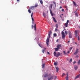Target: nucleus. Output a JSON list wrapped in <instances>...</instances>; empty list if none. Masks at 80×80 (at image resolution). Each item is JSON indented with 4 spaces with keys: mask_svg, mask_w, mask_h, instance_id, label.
<instances>
[{
    "mask_svg": "<svg viewBox=\"0 0 80 80\" xmlns=\"http://www.w3.org/2000/svg\"><path fill=\"white\" fill-rule=\"evenodd\" d=\"M50 38H49L48 37V38L47 39V40L46 41V43L47 44V45H48V43H49V39Z\"/></svg>",
    "mask_w": 80,
    "mask_h": 80,
    "instance_id": "3",
    "label": "nucleus"
},
{
    "mask_svg": "<svg viewBox=\"0 0 80 80\" xmlns=\"http://www.w3.org/2000/svg\"><path fill=\"white\" fill-rule=\"evenodd\" d=\"M60 17H61V18H62V17L61 16H60Z\"/></svg>",
    "mask_w": 80,
    "mask_h": 80,
    "instance_id": "61",
    "label": "nucleus"
},
{
    "mask_svg": "<svg viewBox=\"0 0 80 80\" xmlns=\"http://www.w3.org/2000/svg\"><path fill=\"white\" fill-rule=\"evenodd\" d=\"M69 42H70V41H68V43H69Z\"/></svg>",
    "mask_w": 80,
    "mask_h": 80,
    "instance_id": "58",
    "label": "nucleus"
},
{
    "mask_svg": "<svg viewBox=\"0 0 80 80\" xmlns=\"http://www.w3.org/2000/svg\"><path fill=\"white\" fill-rule=\"evenodd\" d=\"M54 65H55V66H57V63L56 62H55L54 63Z\"/></svg>",
    "mask_w": 80,
    "mask_h": 80,
    "instance_id": "20",
    "label": "nucleus"
},
{
    "mask_svg": "<svg viewBox=\"0 0 80 80\" xmlns=\"http://www.w3.org/2000/svg\"><path fill=\"white\" fill-rule=\"evenodd\" d=\"M80 75L79 74L77 76H76V77L75 78V79H77V78H79V77H80Z\"/></svg>",
    "mask_w": 80,
    "mask_h": 80,
    "instance_id": "9",
    "label": "nucleus"
},
{
    "mask_svg": "<svg viewBox=\"0 0 80 80\" xmlns=\"http://www.w3.org/2000/svg\"><path fill=\"white\" fill-rule=\"evenodd\" d=\"M55 68H56V72L58 73V70H59V68H58V67L56 66Z\"/></svg>",
    "mask_w": 80,
    "mask_h": 80,
    "instance_id": "5",
    "label": "nucleus"
},
{
    "mask_svg": "<svg viewBox=\"0 0 80 80\" xmlns=\"http://www.w3.org/2000/svg\"><path fill=\"white\" fill-rule=\"evenodd\" d=\"M47 53L48 55H50V52H47Z\"/></svg>",
    "mask_w": 80,
    "mask_h": 80,
    "instance_id": "46",
    "label": "nucleus"
},
{
    "mask_svg": "<svg viewBox=\"0 0 80 80\" xmlns=\"http://www.w3.org/2000/svg\"><path fill=\"white\" fill-rule=\"evenodd\" d=\"M52 18H53V20L54 21V22H57V21L55 19V18L52 17Z\"/></svg>",
    "mask_w": 80,
    "mask_h": 80,
    "instance_id": "12",
    "label": "nucleus"
},
{
    "mask_svg": "<svg viewBox=\"0 0 80 80\" xmlns=\"http://www.w3.org/2000/svg\"><path fill=\"white\" fill-rule=\"evenodd\" d=\"M70 53V51H68L67 52L68 53Z\"/></svg>",
    "mask_w": 80,
    "mask_h": 80,
    "instance_id": "50",
    "label": "nucleus"
},
{
    "mask_svg": "<svg viewBox=\"0 0 80 80\" xmlns=\"http://www.w3.org/2000/svg\"><path fill=\"white\" fill-rule=\"evenodd\" d=\"M56 27L57 28H58V24H56Z\"/></svg>",
    "mask_w": 80,
    "mask_h": 80,
    "instance_id": "28",
    "label": "nucleus"
},
{
    "mask_svg": "<svg viewBox=\"0 0 80 80\" xmlns=\"http://www.w3.org/2000/svg\"><path fill=\"white\" fill-rule=\"evenodd\" d=\"M78 52V49H77L76 52L74 53V54L75 55H77Z\"/></svg>",
    "mask_w": 80,
    "mask_h": 80,
    "instance_id": "6",
    "label": "nucleus"
},
{
    "mask_svg": "<svg viewBox=\"0 0 80 80\" xmlns=\"http://www.w3.org/2000/svg\"><path fill=\"white\" fill-rule=\"evenodd\" d=\"M56 79H57V76H55V78H54V80H56Z\"/></svg>",
    "mask_w": 80,
    "mask_h": 80,
    "instance_id": "41",
    "label": "nucleus"
},
{
    "mask_svg": "<svg viewBox=\"0 0 80 80\" xmlns=\"http://www.w3.org/2000/svg\"><path fill=\"white\" fill-rule=\"evenodd\" d=\"M42 53H44V50H42Z\"/></svg>",
    "mask_w": 80,
    "mask_h": 80,
    "instance_id": "39",
    "label": "nucleus"
},
{
    "mask_svg": "<svg viewBox=\"0 0 80 80\" xmlns=\"http://www.w3.org/2000/svg\"><path fill=\"white\" fill-rule=\"evenodd\" d=\"M42 68H43L45 67V64H43L42 66Z\"/></svg>",
    "mask_w": 80,
    "mask_h": 80,
    "instance_id": "26",
    "label": "nucleus"
},
{
    "mask_svg": "<svg viewBox=\"0 0 80 80\" xmlns=\"http://www.w3.org/2000/svg\"><path fill=\"white\" fill-rule=\"evenodd\" d=\"M40 3L41 4H43V1H42V0H40Z\"/></svg>",
    "mask_w": 80,
    "mask_h": 80,
    "instance_id": "21",
    "label": "nucleus"
},
{
    "mask_svg": "<svg viewBox=\"0 0 80 80\" xmlns=\"http://www.w3.org/2000/svg\"><path fill=\"white\" fill-rule=\"evenodd\" d=\"M62 11L64 12V9H62Z\"/></svg>",
    "mask_w": 80,
    "mask_h": 80,
    "instance_id": "42",
    "label": "nucleus"
},
{
    "mask_svg": "<svg viewBox=\"0 0 80 80\" xmlns=\"http://www.w3.org/2000/svg\"><path fill=\"white\" fill-rule=\"evenodd\" d=\"M37 6H38V5H36L34 6V7H37Z\"/></svg>",
    "mask_w": 80,
    "mask_h": 80,
    "instance_id": "45",
    "label": "nucleus"
},
{
    "mask_svg": "<svg viewBox=\"0 0 80 80\" xmlns=\"http://www.w3.org/2000/svg\"><path fill=\"white\" fill-rule=\"evenodd\" d=\"M75 44L76 45H77V43L76 42H75Z\"/></svg>",
    "mask_w": 80,
    "mask_h": 80,
    "instance_id": "48",
    "label": "nucleus"
},
{
    "mask_svg": "<svg viewBox=\"0 0 80 80\" xmlns=\"http://www.w3.org/2000/svg\"><path fill=\"white\" fill-rule=\"evenodd\" d=\"M73 3L74 5L75 6V7L77 6V4H76V3H75V2L73 1Z\"/></svg>",
    "mask_w": 80,
    "mask_h": 80,
    "instance_id": "14",
    "label": "nucleus"
},
{
    "mask_svg": "<svg viewBox=\"0 0 80 80\" xmlns=\"http://www.w3.org/2000/svg\"><path fill=\"white\" fill-rule=\"evenodd\" d=\"M68 33H69V35H72V33H71V32H70V31H68Z\"/></svg>",
    "mask_w": 80,
    "mask_h": 80,
    "instance_id": "18",
    "label": "nucleus"
},
{
    "mask_svg": "<svg viewBox=\"0 0 80 80\" xmlns=\"http://www.w3.org/2000/svg\"><path fill=\"white\" fill-rule=\"evenodd\" d=\"M77 10H78V9H77Z\"/></svg>",
    "mask_w": 80,
    "mask_h": 80,
    "instance_id": "62",
    "label": "nucleus"
},
{
    "mask_svg": "<svg viewBox=\"0 0 80 80\" xmlns=\"http://www.w3.org/2000/svg\"><path fill=\"white\" fill-rule=\"evenodd\" d=\"M53 3H54L55 4V5L56 6V4H55V2H53Z\"/></svg>",
    "mask_w": 80,
    "mask_h": 80,
    "instance_id": "55",
    "label": "nucleus"
},
{
    "mask_svg": "<svg viewBox=\"0 0 80 80\" xmlns=\"http://www.w3.org/2000/svg\"><path fill=\"white\" fill-rule=\"evenodd\" d=\"M75 15L77 16V17H78V14H77V13H76L75 14Z\"/></svg>",
    "mask_w": 80,
    "mask_h": 80,
    "instance_id": "44",
    "label": "nucleus"
},
{
    "mask_svg": "<svg viewBox=\"0 0 80 80\" xmlns=\"http://www.w3.org/2000/svg\"><path fill=\"white\" fill-rule=\"evenodd\" d=\"M32 16H33V13H32L31 14V17L32 18V21H34V19H33V17H32Z\"/></svg>",
    "mask_w": 80,
    "mask_h": 80,
    "instance_id": "10",
    "label": "nucleus"
},
{
    "mask_svg": "<svg viewBox=\"0 0 80 80\" xmlns=\"http://www.w3.org/2000/svg\"><path fill=\"white\" fill-rule=\"evenodd\" d=\"M48 35H49V36L48 37L50 38V35H52V32L50 31L49 32Z\"/></svg>",
    "mask_w": 80,
    "mask_h": 80,
    "instance_id": "7",
    "label": "nucleus"
},
{
    "mask_svg": "<svg viewBox=\"0 0 80 80\" xmlns=\"http://www.w3.org/2000/svg\"><path fill=\"white\" fill-rule=\"evenodd\" d=\"M70 60V59H68L67 60H68H68Z\"/></svg>",
    "mask_w": 80,
    "mask_h": 80,
    "instance_id": "57",
    "label": "nucleus"
},
{
    "mask_svg": "<svg viewBox=\"0 0 80 80\" xmlns=\"http://www.w3.org/2000/svg\"><path fill=\"white\" fill-rule=\"evenodd\" d=\"M39 46H40V47H41V46H40V44H39Z\"/></svg>",
    "mask_w": 80,
    "mask_h": 80,
    "instance_id": "59",
    "label": "nucleus"
},
{
    "mask_svg": "<svg viewBox=\"0 0 80 80\" xmlns=\"http://www.w3.org/2000/svg\"><path fill=\"white\" fill-rule=\"evenodd\" d=\"M54 55L55 57H56V55H57V52H54Z\"/></svg>",
    "mask_w": 80,
    "mask_h": 80,
    "instance_id": "19",
    "label": "nucleus"
},
{
    "mask_svg": "<svg viewBox=\"0 0 80 80\" xmlns=\"http://www.w3.org/2000/svg\"><path fill=\"white\" fill-rule=\"evenodd\" d=\"M57 40H57V41H57Z\"/></svg>",
    "mask_w": 80,
    "mask_h": 80,
    "instance_id": "64",
    "label": "nucleus"
},
{
    "mask_svg": "<svg viewBox=\"0 0 80 80\" xmlns=\"http://www.w3.org/2000/svg\"><path fill=\"white\" fill-rule=\"evenodd\" d=\"M55 51H58L59 50V49L58 48H54Z\"/></svg>",
    "mask_w": 80,
    "mask_h": 80,
    "instance_id": "11",
    "label": "nucleus"
},
{
    "mask_svg": "<svg viewBox=\"0 0 80 80\" xmlns=\"http://www.w3.org/2000/svg\"><path fill=\"white\" fill-rule=\"evenodd\" d=\"M50 13L52 15V16H53V14H52V11H50Z\"/></svg>",
    "mask_w": 80,
    "mask_h": 80,
    "instance_id": "30",
    "label": "nucleus"
},
{
    "mask_svg": "<svg viewBox=\"0 0 80 80\" xmlns=\"http://www.w3.org/2000/svg\"><path fill=\"white\" fill-rule=\"evenodd\" d=\"M63 52L64 53L65 55H67V54L66 53L65 51H63Z\"/></svg>",
    "mask_w": 80,
    "mask_h": 80,
    "instance_id": "34",
    "label": "nucleus"
},
{
    "mask_svg": "<svg viewBox=\"0 0 80 80\" xmlns=\"http://www.w3.org/2000/svg\"><path fill=\"white\" fill-rule=\"evenodd\" d=\"M43 16L44 17H46L45 16V14L44 12H43Z\"/></svg>",
    "mask_w": 80,
    "mask_h": 80,
    "instance_id": "27",
    "label": "nucleus"
},
{
    "mask_svg": "<svg viewBox=\"0 0 80 80\" xmlns=\"http://www.w3.org/2000/svg\"><path fill=\"white\" fill-rule=\"evenodd\" d=\"M52 6H53V4H52L50 5V7H51V8H52Z\"/></svg>",
    "mask_w": 80,
    "mask_h": 80,
    "instance_id": "32",
    "label": "nucleus"
},
{
    "mask_svg": "<svg viewBox=\"0 0 80 80\" xmlns=\"http://www.w3.org/2000/svg\"><path fill=\"white\" fill-rule=\"evenodd\" d=\"M76 63V62H75V61H74V62H73V64H75V63Z\"/></svg>",
    "mask_w": 80,
    "mask_h": 80,
    "instance_id": "47",
    "label": "nucleus"
},
{
    "mask_svg": "<svg viewBox=\"0 0 80 80\" xmlns=\"http://www.w3.org/2000/svg\"><path fill=\"white\" fill-rule=\"evenodd\" d=\"M70 60L69 61V62L70 63H71L72 62V59L70 58Z\"/></svg>",
    "mask_w": 80,
    "mask_h": 80,
    "instance_id": "24",
    "label": "nucleus"
},
{
    "mask_svg": "<svg viewBox=\"0 0 80 80\" xmlns=\"http://www.w3.org/2000/svg\"><path fill=\"white\" fill-rule=\"evenodd\" d=\"M76 58H78V56H76Z\"/></svg>",
    "mask_w": 80,
    "mask_h": 80,
    "instance_id": "51",
    "label": "nucleus"
},
{
    "mask_svg": "<svg viewBox=\"0 0 80 80\" xmlns=\"http://www.w3.org/2000/svg\"><path fill=\"white\" fill-rule=\"evenodd\" d=\"M72 48H73L72 47H71V48H69L70 50H72Z\"/></svg>",
    "mask_w": 80,
    "mask_h": 80,
    "instance_id": "35",
    "label": "nucleus"
},
{
    "mask_svg": "<svg viewBox=\"0 0 80 80\" xmlns=\"http://www.w3.org/2000/svg\"><path fill=\"white\" fill-rule=\"evenodd\" d=\"M78 64H79V65L80 64V60H79V61L78 62Z\"/></svg>",
    "mask_w": 80,
    "mask_h": 80,
    "instance_id": "36",
    "label": "nucleus"
},
{
    "mask_svg": "<svg viewBox=\"0 0 80 80\" xmlns=\"http://www.w3.org/2000/svg\"><path fill=\"white\" fill-rule=\"evenodd\" d=\"M64 31L63 30L62 32V38L63 39H64L65 38V33H64V32H63Z\"/></svg>",
    "mask_w": 80,
    "mask_h": 80,
    "instance_id": "2",
    "label": "nucleus"
},
{
    "mask_svg": "<svg viewBox=\"0 0 80 80\" xmlns=\"http://www.w3.org/2000/svg\"><path fill=\"white\" fill-rule=\"evenodd\" d=\"M58 56H59L58 54H56V57H58Z\"/></svg>",
    "mask_w": 80,
    "mask_h": 80,
    "instance_id": "38",
    "label": "nucleus"
},
{
    "mask_svg": "<svg viewBox=\"0 0 80 80\" xmlns=\"http://www.w3.org/2000/svg\"><path fill=\"white\" fill-rule=\"evenodd\" d=\"M69 38H72V35H69Z\"/></svg>",
    "mask_w": 80,
    "mask_h": 80,
    "instance_id": "23",
    "label": "nucleus"
},
{
    "mask_svg": "<svg viewBox=\"0 0 80 80\" xmlns=\"http://www.w3.org/2000/svg\"><path fill=\"white\" fill-rule=\"evenodd\" d=\"M58 54L59 56L60 55V52H58Z\"/></svg>",
    "mask_w": 80,
    "mask_h": 80,
    "instance_id": "40",
    "label": "nucleus"
},
{
    "mask_svg": "<svg viewBox=\"0 0 80 80\" xmlns=\"http://www.w3.org/2000/svg\"><path fill=\"white\" fill-rule=\"evenodd\" d=\"M36 27V24H35L34 25V28Z\"/></svg>",
    "mask_w": 80,
    "mask_h": 80,
    "instance_id": "52",
    "label": "nucleus"
},
{
    "mask_svg": "<svg viewBox=\"0 0 80 80\" xmlns=\"http://www.w3.org/2000/svg\"><path fill=\"white\" fill-rule=\"evenodd\" d=\"M47 76H48V75L47 74H46L44 75V77H47Z\"/></svg>",
    "mask_w": 80,
    "mask_h": 80,
    "instance_id": "33",
    "label": "nucleus"
},
{
    "mask_svg": "<svg viewBox=\"0 0 80 80\" xmlns=\"http://www.w3.org/2000/svg\"><path fill=\"white\" fill-rule=\"evenodd\" d=\"M62 15H63V14H62Z\"/></svg>",
    "mask_w": 80,
    "mask_h": 80,
    "instance_id": "60",
    "label": "nucleus"
},
{
    "mask_svg": "<svg viewBox=\"0 0 80 80\" xmlns=\"http://www.w3.org/2000/svg\"><path fill=\"white\" fill-rule=\"evenodd\" d=\"M67 76L66 77V80H68V74H67Z\"/></svg>",
    "mask_w": 80,
    "mask_h": 80,
    "instance_id": "17",
    "label": "nucleus"
},
{
    "mask_svg": "<svg viewBox=\"0 0 80 80\" xmlns=\"http://www.w3.org/2000/svg\"><path fill=\"white\" fill-rule=\"evenodd\" d=\"M65 73H63L62 74V77H63V76H65Z\"/></svg>",
    "mask_w": 80,
    "mask_h": 80,
    "instance_id": "31",
    "label": "nucleus"
},
{
    "mask_svg": "<svg viewBox=\"0 0 80 80\" xmlns=\"http://www.w3.org/2000/svg\"><path fill=\"white\" fill-rule=\"evenodd\" d=\"M73 3L74 5L75 6V7L77 6V4H76V3H75V2L73 1Z\"/></svg>",
    "mask_w": 80,
    "mask_h": 80,
    "instance_id": "13",
    "label": "nucleus"
},
{
    "mask_svg": "<svg viewBox=\"0 0 80 80\" xmlns=\"http://www.w3.org/2000/svg\"><path fill=\"white\" fill-rule=\"evenodd\" d=\"M53 35L54 37H57V34L56 33L54 34Z\"/></svg>",
    "mask_w": 80,
    "mask_h": 80,
    "instance_id": "29",
    "label": "nucleus"
},
{
    "mask_svg": "<svg viewBox=\"0 0 80 80\" xmlns=\"http://www.w3.org/2000/svg\"><path fill=\"white\" fill-rule=\"evenodd\" d=\"M69 22V20H68L67 22L66 23H65V25L66 27H68V22Z\"/></svg>",
    "mask_w": 80,
    "mask_h": 80,
    "instance_id": "4",
    "label": "nucleus"
},
{
    "mask_svg": "<svg viewBox=\"0 0 80 80\" xmlns=\"http://www.w3.org/2000/svg\"><path fill=\"white\" fill-rule=\"evenodd\" d=\"M62 8V7L61 6V7H60L59 8Z\"/></svg>",
    "mask_w": 80,
    "mask_h": 80,
    "instance_id": "53",
    "label": "nucleus"
},
{
    "mask_svg": "<svg viewBox=\"0 0 80 80\" xmlns=\"http://www.w3.org/2000/svg\"><path fill=\"white\" fill-rule=\"evenodd\" d=\"M35 30H36V27L34 28Z\"/></svg>",
    "mask_w": 80,
    "mask_h": 80,
    "instance_id": "54",
    "label": "nucleus"
},
{
    "mask_svg": "<svg viewBox=\"0 0 80 80\" xmlns=\"http://www.w3.org/2000/svg\"><path fill=\"white\" fill-rule=\"evenodd\" d=\"M57 40H57V41H57Z\"/></svg>",
    "mask_w": 80,
    "mask_h": 80,
    "instance_id": "63",
    "label": "nucleus"
},
{
    "mask_svg": "<svg viewBox=\"0 0 80 80\" xmlns=\"http://www.w3.org/2000/svg\"><path fill=\"white\" fill-rule=\"evenodd\" d=\"M65 32L66 35H67L68 34V32L67 31H65Z\"/></svg>",
    "mask_w": 80,
    "mask_h": 80,
    "instance_id": "22",
    "label": "nucleus"
},
{
    "mask_svg": "<svg viewBox=\"0 0 80 80\" xmlns=\"http://www.w3.org/2000/svg\"><path fill=\"white\" fill-rule=\"evenodd\" d=\"M74 68L75 70H77V68H78V66H74Z\"/></svg>",
    "mask_w": 80,
    "mask_h": 80,
    "instance_id": "16",
    "label": "nucleus"
},
{
    "mask_svg": "<svg viewBox=\"0 0 80 80\" xmlns=\"http://www.w3.org/2000/svg\"><path fill=\"white\" fill-rule=\"evenodd\" d=\"M52 79H53V76H51L50 78H48V80H50Z\"/></svg>",
    "mask_w": 80,
    "mask_h": 80,
    "instance_id": "15",
    "label": "nucleus"
},
{
    "mask_svg": "<svg viewBox=\"0 0 80 80\" xmlns=\"http://www.w3.org/2000/svg\"><path fill=\"white\" fill-rule=\"evenodd\" d=\"M17 2H18V3H19L20 2V0H17Z\"/></svg>",
    "mask_w": 80,
    "mask_h": 80,
    "instance_id": "37",
    "label": "nucleus"
},
{
    "mask_svg": "<svg viewBox=\"0 0 80 80\" xmlns=\"http://www.w3.org/2000/svg\"><path fill=\"white\" fill-rule=\"evenodd\" d=\"M57 48H58L59 49H60V48H61V44H58L57 46Z\"/></svg>",
    "mask_w": 80,
    "mask_h": 80,
    "instance_id": "8",
    "label": "nucleus"
},
{
    "mask_svg": "<svg viewBox=\"0 0 80 80\" xmlns=\"http://www.w3.org/2000/svg\"><path fill=\"white\" fill-rule=\"evenodd\" d=\"M32 8H34V7H33V6L31 7V8H30V9H32Z\"/></svg>",
    "mask_w": 80,
    "mask_h": 80,
    "instance_id": "43",
    "label": "nucleus"
},
{
    "mask_svg": "<svg viewBox=\"0 0 80 80\" xmlns=\"http://www.w3.org/2000/svg\"><path fill=\"white\" fill-rule=\"evenodd\" d=\"M28 12L29 13H31V11L30 10V9H28Z\"/></svg>",
    "mask_w": 80,
    "mask_h": 80,
    "instance_id": "25",
    "label": "nucleus"
},
{
    "mask_svg": "<svg viewBox=\"0 0 80 80\" xmlns=\"http://www.w3.org/2000/svg\"><path fill=\"white\" fill-rule=\"evenodd\" d=\"M32 24H33V21H32Z\"/></svg>",
    "mask_w": 80,
    "mask_h": 80,
    "instance_id": "56",
    "label": "nucleus"
},
{
    "mask_svg": "<svg viewBox=\"0 0 80 80\" xmlns=\"http://www.w3.org/2000/svg\"><path fill=\"white\" fill-rule=\"evenodd\" d=\"M78 30H76L75 32V34L76 37H78V40H80V38L78 36Z\"/></svg>",
    "mask_w": 80,
    "mask_h": 80,
    "instance_id": "1",
    "label": "nucleus"
},
{
    "mask_svg": "<svg viewBox=\"0 0 80 80\" xmlns=\"http://www.w3.org/2000/svg\"><path fill=\"white\" fill-rule=\"evenodd\" d=\"M55 31L56 32H57V28L55 29Z\"/></svg>",
    "mask_w": 80,
    "mask_h": 80,
    "instance_id": "49",
    "label": "nucleus"
}]
</instances>
